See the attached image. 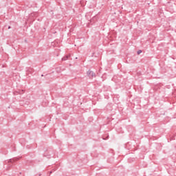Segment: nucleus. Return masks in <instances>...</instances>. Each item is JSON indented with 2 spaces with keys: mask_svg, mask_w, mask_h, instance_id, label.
Segmentation results:
<instances>
[{
  "mask_svg": "<svg viewBox=\"0 0 176 176\" xmlns=\"http://www.w3.org/2000/svg\"><path fill=\"white\" fill-rule=\"evenodd\" d=\"M141 53H142V51L141 50L138 51V54H141Z\"/></svg>",
  "mask_w": 176,
  "mask_h": 176,
  "instance_id": "f257e3e1",
  "label": "nucleus"
}]
</instances>
